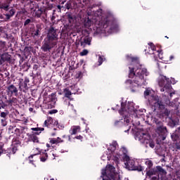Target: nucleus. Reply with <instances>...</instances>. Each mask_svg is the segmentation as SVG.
Returning <instances> with one entry per match:
<instances>
[{
    "label": "nucleus",
    "instance_id": "f257e3e1",
    "mask_svg": "<svg viewBox=\"0 0 180 180\" xmlns=\"http://www.w3.org/2000/svg\"><path fill=\"white\" fill-rule=\"evenodd\" d=\"M120 115L123 116L124 119L119 121H115V126H123V123L125 126H129V123H132V126L128 127L127 131L131 130L134 134L135 140L140 141L142 144H146V147H150L154 148L155 144L150 135L144 131L141 128L137 127L140 126V121L134 122V119L143 116L140 110H137V107H135V104L133 101H122L121 103V108L119 110Z\"/></svg>",
    "mask_w": 180,
    "mask_h": 180
},
{
    "label": "nucleus",
    "instance_id": "f03ea898",
    "mask_svg": "<svg viewBox=\"0 0 180 180\" xmlns=\"http://www.w3.org/2000/svg\"><path fill=\"white\" fill-rule=\"evenodd\" d=\"M87 14L89 17L84 20V26L87 29H92L91 26H93L92 30L94 34H103V33L112 34L120 30L119 22L115 19L112 13L105 14L102 9L92 13V8L89 7L87 9Z\"/></svg>",
    "mask_w": 180,
    "mask_h": 180
},
{
    "label": "nucleus",
    "instance_id": "7ed1b4c3",
    "mask_svg": "<svg viewBox=\"0 0 180 180\" xmlns=\"http://www.w3.org/2000/svg\"><path fill=\"white\" fill-rule=\"evenodd\" d=\"M128 61L132 63L133 65H130L129 78L124 82V86L127 89H129L133 94L139 91V88L143 85H147L146 79L144 77H148L150 72L146 68H141L139 64V58L133 55H127Z\"/></svg>",
    "mask_w": 180,
    "mask_h": 180
},
{
    "label": "nucleus",
    "instance_id": "20e7f679",
    "mask_svg": "<svg viewBox=\"0 0 180 180\" xmlns=\"http://www.w3.org/2000/svg\"><path fill=\"white\" fill-rule=\"evenodd\" d=\"M119 145L116 141H112L108 145L107 150L101 156V160L103 161H112L116 165L123 160L125 168L129 171H143L144 169L142 166H136V160L129 157L127 149L125 147L117 149Z\"/></svg>",
    "mask_w": 180,
    "mask_h": 180
},
{
    "label": "nucleus",
    "instance_id": "39448f33",
    "mask_svg": "<svg viewBox=\"0 0 180 180\" xmlns=\"http://www.w3.org/2000/svg\"><path fill=\"white\" fill-rule=\"evenodd\" d=\"M146 99H148V102L151 106H154L156 109H165V104L160 101V98L157 96V94L151 88H148L144 91Z\"/></svg>",
    "mask_w": 180,
    "mask_h": 180
},
{
    "label": "nucleus",
    "instance_id": "423d86ee",
    "mask_svg": "<svg viewBox=\"0 0 180 180\" xmlns=\"http://www.w3.org/2000/svg\"><path fill=\"white\" fill-rule=\"evenodd\" d=\"M101 178L103 180H120L119 174L116 172L115 167L112 165H108L105 169H102ZM124 180H129V179Z\"/></svg>",
    "mask_w": 180,
    "mask_h": 180
},
{
    "label": "nucleus",
    "instance_id": "0eeeda50",
    "mask_svg": "<svg viewBox=\"0 0 180 180\" xmlns=\"http://www.w3.org/2000/svg\"><path fill=\"white\" fill-rule=\"evenodd\" d=\"M169 82V78H167L164 75H160L158 78V85L163 86L160 91H162V92L165 91V96H168L169 95V97L172 98V96L175 94V91L172 89V85L168 84Z\"/></svg>",
    "mask_w": 180,
    "mask_h": 180
},
{
    "label": "nucleus",
    "instance_id": "6e6552de",
    "mask_svg": "<svg viewBox=\"0 0 180 180\" xmlns=\"http://www.w3.org/2000/svg\"><path fill=\"white\" fill-rule=\"evenodd\" d=\"M47 37V41L45 40L42 46V50H44V51H49V50H51L52 47H54V46L57 44L56 42H53L58 39V35L54 28L51 27L49 29Z\"/></svg>",
    "mask_w": 180,
    "mask_h": 180
},
{
    "label": "nucleus",
    "instance_id": "1a4fd4ad",
    "mask_svg": "<svg viewBox=\"0 0 180 180\" xmlns=\"http://www.w3.org/2000/svg\"><path fill=\"white\" fill-rule=\"evenodd\" d=\"M167 172L160 167L150 169L146 172V178L150 180H165Z\"/></svg>",
    "mask_w": 180,
    "mask_h": 180
},
{
    "label": "nucleus",
    "instance_id": "9d476101",
    "mask_svg": "<svg viewBox=\"0 0 180 180\" xmlns=\"http://www.w3.org/2000/svg\"><path fill=\"white\" fill-rule=\"evenodd\" d=\"M149 54H152L153 58L155 60H157L158 58L161 60L162 62L165 63V64H171L172 63V60L175 59V56L171 55L170 56H164V53L162 52V50L156 51L155 52H151V51H149L148 52Z\"/></svg>",
    "mask_w": 180,
    "mask_h": 180
},
{
    "label": "nucleus",
    "instance_id": "9b49d317",
    "mask_svg": "<svg viewBox=\"0 0 180 180\" xmlns=\"http://www.w3.org/2000/svg\"><path fill=\"white\" fill-rule=\"evenodd\" d=\"M51 123H53L54 126H56L58 129H64V124H58V121L53 120L51 117H49L45 122L44 124L45 126H49V124H51Z\"/></svg>",
    "mask_w": 180,
    "mask_h": 180
},
{
    "label": "nucleus",
    "instance_id": "f8f14e48",
    "mask_svg": "<svg viewBox=\"0 0 180 180\" xmlns=\"http://www.w3.org/2000/svg\"><path fill=\"white\" fill-rule=\"evenodd\" d=\"M56 102H57V97L56 94H52L49 96V101L47 103L48 109H53L56 106Z\"/></svg>",
    "mask_w": 180,
    "mask_h": 180
},
{
    "label": "nucleus",
    "instance_id": "ddd939ff",
    "mask_svg": "<svg viewBox=\"0 0 180 180\" xmlns=\"http://www.w3.org/2000/svg\"><path fill=\"white\" fill-rule=\"evenodd\" d=\"M7 92L8 95H15L16 96L18 95V89L15 86L11 85L8 87Z\"/></svg>",
    "mask_w": 180,
    "mask_h": 180
},
{
    "label": "nucleus",
    "instance_id": "4468645a",
    "mask_svg": "<svg viewBox=\"0 0 180 180\" xmlns=\"http://www.w3.org/2000/svg\"><path fill=\"white\" fill-rule=\"evenodd\" d=\"M156 133H158L159 136H165V134H167V128L164 126L158 127Z\"/></svg>",
    "mask_w": 180,
    "mask_h": 180
},
{
    "label": "nucleus",
    "instance_id": "2eb2a0df",
    "mask_svg": "<svg viewBox=\"0 0 180 180\" xmlns=\"http://www.w3.org/2000/svg\"><path fill=\"white\" fill-rule=\"evenodd\" d=\"M79 131H81L80 126H73L71 127V129L70 130V134H71V136H72L74 134H77V133H79Z\"/></svg>",
    "mask_w": 180,
    "mask_h": 180
},
{
    "label": "nucleus",
    "instance_id": "dca6fc26",
    "mask_svg": "<svg viewBox=\"0 0 180 180\" xmlns=\"http://www.w3.org/2000/svg\"><path fill=\"white\" fill-rule=\"evenodd\" d=\"M86 44H88L89 46V44H91V38H89V37H85L81 41V46L85 47Z\"/></svg>",
    "mask_w": 180,
    "mask_h": 180
},
{
    "label": "nucleus",
    "instance_id": "f3484780",
    "mask_svg": "<svg viewBox=\"0 0 180 180\" xmlns=\"http://www.w3.org/2000/svg\"><path fill=\"white\" fill-rule=\"evenodd\" d=\"M1 60L2 61H9L11 60V55L8 53H4L1 56Z\"/></svg>",
    "mask_w": 180,
    "mask_h": 180
},
{
    "label": "nucleus",
    "instance_id": "a211bd4d",
    "mask_svg": "<svg viewBox=\"0 0 180 180\" xmlns=\"http://www.w3.org/2000/svg\"><path fill=\"white\" fill-rule=\"evenodd\" d=\"M105 61V56L98 55V65H102V63Z\"/></svg>",
    "mask_w": 180,
    "mask_h": 180
},
{
    "label": "nucleus",
    "instance_id": "6ab92c4d",
    "mask_svg": "<svg viewBox=\"0 0 180 180\" xmlns=\"http://www.w3.org/2000/svg\"><path fill=\"white\" fill-rule=\"evenodd\" d=\"M15 15V10L11 9L9 11V14H6V19H11V17Z\"/></svg>",
    "mask_w": 180,
    "mask_h": 180
},
{
    "label": "nucleus",
    "instance_id": "aec40b11",
    "mask_svg": "<svg viewBox=\"0 0 180 180\" xmlns=\"http://www.w3.org/2000/svg\"><path fill=\"white\" fill-rule=\"evenodd\" d=\"M31 130H32L33 131H37L34 133V134H39V133H41V131H43V130H44V128H32ZM39 131V132H37Z\"/></svg>",
    "mask_w": 180,
    "mask_h": 180
},
{
    "label": "nucleus",
    "instance_id": "412c9836",
    "mask_svg": "<svg viewBox=\"0 0 180 180\" xmlns=\"http://www.w3.org/2000/svg\"><path fill=\"white\" fill-rule=\"evenodd\" d=\"M176 82H178V80L175 79L174 78H169V82H168V85H171V84H172V85H175V84H176Z\"/></svg>",
    "mask_w": 180,
    "mask_h": 180
},
{
    "label": "nucleus",
    "instance_id": "4be33fe9",
    "mask_svg": "<svg viewBox=\"0 0 180 180\" xmlns=\"http://www.w3.org/2000/svg\"><path fill=\"white\" fill-rule=\"evenodd\" d=\"M38 153H37L36 154L34 155H31L29 158H28V160L30 162V164H33V158L35 157V155H37V154H39V153H40V151L39 150V148L37 149Z\"/></svg>",
    "mask_w": 180,
    "mask_h": 180
},
{
    "label": "nucleus",
    "instance_id": "5701e85b",
    "mask_svg": "<svg viewBox=\"0 0 180 180\" xmlns=\"http://www.w3.org/2000/svg\"><path fill=\"white\" fill-rule=\"evenodd\" d=\"M145 164L146 165H148V168H151V167H153V162L150 160H146Z\"/></svg>",
    "mask_w": 180,
    "mask_h": 180
},
{
    "label": "nucleus",
    "instance_id": "b1692460",
    "mask_svg": "<svg viewBox=\"0 0 180 180\" xmlns=\"http://www.w3.org/2000/svg\"><path fill=\"white\" fill-rule=\"evenodd\" d=\"M1 9H4V11H8L9 10V5L4 4H2L0 7Z\"/></svg>",
    "mask_w": 180,
    "mask_h": 180
},
{
    "label": "nucleus",
    "instance_id": "393cba45",
    "mask_svg": "<svg viewBox=\"0 0 180 180\" xmlns=\"http://www.w3.org/2000/svg\"><path fill=\"white\" fill-rule=\"evenodd\" d=\"M148 48L150 49L151 51H155V46L153 43L148 44Z\"/></svg>",
    "mask_w": 180,
    "mask_h": 180
},
{
    "label": "nucleus",
    "instance_id": "a878e982",
    "mask_svg": "<svg viewBox=\"0 0 180 180\" xmlns=\"http://www.w3.org/2000/svg\"><path fill=\"white\" fill-rule=\"evenodd\" d=\"M64 93L66 98H70V96L71 95V91L70 90H68V89H65L64 90Z\"/></svg>",
    "mask_w": 180,
    "mask_h": 180
},
{
    "label": "nucleus",
    "instance_id": "bb28decb",
    "mask_svg": "<svg viewBox=\"0 0 180 180\" xmlns=\"http://www.w3.org/2000/svg\"><path fill=\"white\" fill-rule=\"evenodd\" d=\"M77 79H78L79 81V79H81L82 78V72H78L76 75H75Z\"/></svg>",
    "mask_w": 180,
    "mask_h": 180
},
{
    "label": "nucleus",
    "instance_id": "cd10ccee",
    "mask_svg": "<svg viewBox=\"0 0 180 180\" xmlns=\"http://www.w3.org/2000/svg\"><path fill=\"white\" fill-rule=\"evenodd\" d=\"M88 53H89V52L88 51V50L84 49L83 51H82L80 52V56H86V55L88 54Z\"/></svg>",
    "mask_w": 180,
    "mask_h": 180
},
{
    "label": "nucleus",
    "instance_id": "c85d7f7f",
    "mask_svg": "<svg viewBox=\"0 0 180 180\" xmlns=\"http://www.w3.org/2000/svg\"><path fill=\"white\" fill-rule=\"evenodd\" d=\"M31 139H32L33 143H39V138H37V136H31Z\"/></svg>",
    "mask_w": 180,
    "mask_h": 180
},
{
    "label": "nucleus",
    "instance_id": "c756f323",
    "mask_svg": "<svg viewBox=\"0 0 180 180\" xmlns=\"http://www.w3.org/2000/svg\"><path fill=\"white\" fill-rule=\"evenodd\" d=\"M172 140H174V141H176V140H178V139H179V136H178V135H176V134H173L172 135Z\"/></svg>",
    "mask_w": 180,
    "mask_h": 180
},
{
    "label": "nucleus",
    "instance_id": "7c9ffc66",
    "mask_svg": "<svg viewBox=\"0 0 180 180\" xmlns=\"http://www.w3.org/2000/svg\"><path fill=\"white\" fill-rule=\"evenodd\" d=\"M49 143L51 144H57V141L56 139H49Z\"/></svg>",
    "mask_w": 180,
    "mask_h": 180
},
{
    "label": "nucleus",
    "instance_id": "2f4dec72",
    "mask_svg": "<svg viewBox=\"0 0 180 180\" xmlns=\"http://www.w3.org/2000/svg\"><path fill=\"white\" fill-rule=\"evenodd\" d=\"M4 153V144L0 143V155H2Z\"/></svg>",
    "mask_w": 180,
    "mask_h": 180
},
{
    "label": "nucleus",
    "instance_id": "473e14b6",
    "mask_svg": "<svg viewBox=\"0 0 180 180\" xmlns=\"http://www.w3.org/2000/svg\"><path fill=\"white\" fill-rule=\"evenodd\" d=\"M47 157H48L47 153H46V154H45V157H41V161L42 162H46V160H47Z\"/></svg>",
    "mask_w": 180,
    "mask_h": 180
},
{
    "label": "nucleus",
    "instance_id": "72a5a7b5",
    "mask_svg": "<svg viewBox=\"0 0 180 180\" xmlns=\"http://www.w3.org/2000/svg\"><path fill=\"white\" fill-rule=\"evenodd\" d=\"M20 88H27V83L24 82V84L20 83Z\"/></svg>",
    "mask_w": 180,
    "mask_h": 180
},
{
    "label": "nucleus",
    "instance_id": "f704fd0d",
    "mask_svg": "<svg viewBox=\"0 0 180 180\" xmlns=\"http://www.w3.org/2000/svg\"><path fill=\"white\" fill-rule=\"evenodd\" d=\"M6 116H8V113L2 112L1 113V117H6Z\"/></svg>",
    "mask_w": 180,
    "mask_h": 180
},
{
    "label": "nucleus",
    "instance_id": "c9c22d12",
    "mask_svg": "<svg viewBox=\"0 0 180 180\" xmlns=\"http://www.w3.org/2000/svg\"><path fill=\"white\" fill-rule=\"evenodd\" d=\"M56 144H58V143H63V140H61L60 137H58L57 139H56Z\"/></svg>",
    "mask_w": 180,
    "mask_h": 180
},
{
    "label": "nucleus",
    "instance_id": "e433bc0d",
    "mask_svg": "<svg viewBox=\"0 0 180 180\" xmlns=\"http://www.w3.org/2000/svg\"><path fill=\"white\" fill-rule=\"evenodd\" d=\"M1 124L4 127L6 126V121H5V120L2 119L1 120Z\"/></svg>",
    "mask_w": 180,
    "mask_h": 180
},
{
    "label": "nucleus",
    "instance_id": "4c0bfd02",
    "mask_svg": "<svg viewBox=\"0 0 180 180\" xmlns=\"http://www.w3.org/2000/svg\"><path fill=\"white\" fill-rule=\"evenodd\" d=\"M29 23H30V19L26 20L24 25H25V26H26V25H29Z\"/></svg>",
    "mask_w": 180,
    "mask_h": 180
},
{
    "label": "nucleus",
    "instance_id": "58836bf2",
    "mask_svg": "<svg viewBox=\"0 0 180 180\" xmlns=\"http://www.w3.org/2000/svg\"><path fill=\"white\" fill-rule=\"evenodd\" d=\"M49 113L51 115H53L54 113H57V110H52L49 111Z\"/></svg>",
    "mask_w": 180,
    "mask_h": 180
},
{
    "label": "nucleus",
    "instance_id": "ea45409f",
    "mask_svg": "<svg viewBox=\"0 0 180 180\" xmlns=\"http://www.w3.org/2000/svg\"><path fill=\"white\" fill-rule=\"evenodd\" d=\"M75 139H77V140L82 141L83 137H82V136L79 135V136H76Z\"/></svg>",
    "mask_w": 180,
    "mask_h": 180
},
{
    "label": "nucleus",
    "instance_id": "a19ab883",
    "mask_svg": "<svg viewBox=\"0 0 180 180\" xmlns=\"http://www.w3.org/2000/svg\"><path fill=\"white\" fill-rule=\"evenodd\" d=\"M34 36H39V30H38L34 33Z\"/></svg>",
    "mask_w": 180,
    "mask_h": 180
},
{
    "label": "nucleus",
    "instance_id": "79ce46f5",
    "mask_svg": "<svg viewBox=\"0 0 180 180\" xmlns=\"http://www.w3.org/2000/svg\"><path fill=\"white\" fill-rule=\"evenodd\" d=\"M160 65H161V63H158V68H159V70H161V68L160 67Z\"/></svg>",
    "mask_w": 180,
    "mask_h": 180
},
{
    "label": "nucleus",
    "instance_id": "37998d69",
    "mask_svg": "<svg viewBox=\"0 0 180 180\" xmlns=\"http://www.w3.org/2000/svg\"><path fill=\"white\" fill-rule=\"evenodd\" d=\"M166 105H169V101L168 100L166 101Z\"/></svg>",
    "mask_w": 180,
    "mask_h": 180
},
{
    "label": "nucleus",
    "instance_id": "c03bdc74",
    "mask_svg": "<svg viewBox=\"0 0 180 180\" xmlns=\"http://www.w3.org/2000/svg\"><path fill=\"white\" fill-rule=\"evenodd\" d=\"M82 14V13H80L79 14V16L80 17V19H82V16H81Z\"/></svg>",
    "mask_w": 180,
    "mask_h": 180
},
{
    "label": "nucleus",
    "instance_id": "a18cd8bd",
    "mask_svg": "<svg viewBox=\"0 0 180 180\" xmlns=\"http://www.w3.org/2000/svg\"><path fill=\"white\" fill-rule=\"evenodd\" d=\"M46 180H56L54 178L47 179Z\"/></svg>",
    "mask_w": 180,
    "mask_h": 180
},
{
    "label": "nucleus",
    "instance_id": "49530a36",
    "mask_svg": "<svg viewBox=\"0 0 180 180\" xmlns=\"http://www.w3.org/2000/svg\"><path fill=\"white\" fill-rule=\"evenodd\" d=\"M29 82V79H25V83L27 84Z\"/></svg>",
    "mask_w": 180,
    "mask_h": 180
},
{
    "label": "nucleus",
    "instance_id": "de8ad7c7",
    "mask_svg": "<svg viewBox=\"0 0 180 180\" xmlns=\"http://www.w3.org/2000/svg\"><path fill=\"white\" fill-rule=\"evenodd\" d=\"M46 147H48V148H50L51 147L50 144L47 143Z\"/></svg>",
    "mask_w": 180,
    "mask_h": 180
},
{
    "label": "nucleus",
    "instance_id": "09e8293b",
    "mask_svg": "<svg viewBox=\"0 0 180 180\" xmlns=\"http://www.w3.org/2000/svg\"><path fill=\"white\" fill-rule=\"evenodd\" d=\"M30 112H33V108H30Z\"/></svg>",
    "mask_w": 180,
    "mask_h": 180
},
{
    "label": "nucleus",
    "instance_id": "8fccbe9b",
    "mask_svg": "<svg viewBox=\"0 0 180 180\" xmlns=\"http://www.w3.org/2000/svg\"><path fill=\"white\" fill-rule=\"evenodd\" d=\"M69 141H71V136H69Z\"/></svg>",
    "mask_w": 180,
    "mask_h": 180
},
{
    "label": "nucleus",
    "instance_id": "3c124183",
    "mask_svg": "<svg viewBox=\"0 0 180 180\" xmlns=\"http://www.w3.org/2000/svg\"><path fill=\"white\" fill-rule=\"evenodd\" d=\"M83 2H84V3L86 2V0H83Z\"/></svg>",
    "mask_w": 180,
    "mask_h": 180
},
{
    "label": "nucleus",
    "instance_id": "603ef678",
    "mask_svg": "<svg viewBox=\"0 0 180 180\" xmlns=\"http://www.w3.org/2000/svg\"><path fill=\"white\" fill-rule=\"evenodd\" d=\"M63 138H65V136H63Z\"/></svg>",
    "mask_w": 180,
    "mask_h": 180
},
{
    "label": "nucleus",
    "instance_id": "864d4df0",
    "mask_svg": "<svg viewBox=\"0 0 180 180\" xmlns=\"http://www.w3.org/2000/svg\"><path fill=\"white\" fill-rule=\"evenodd\" d=\"M52 136H54V134H53Z\"/></svg>",
    "mask_w": 180,
    "mask_h": 180
}]
</instances>
